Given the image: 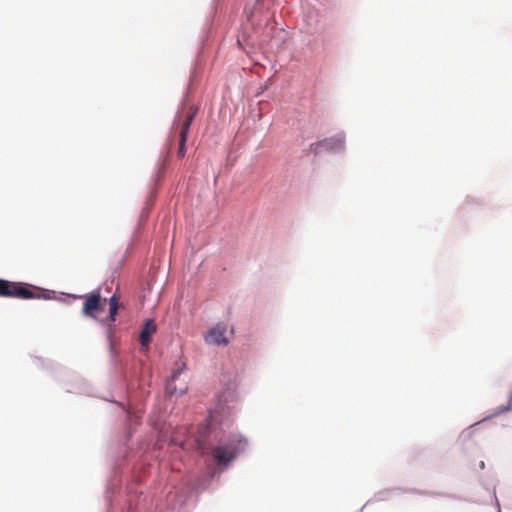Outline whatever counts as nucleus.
Wrapping results in <instances>:
<instances>
[{"instance_id":"obj_3","label":"nucleus","mask_w":512,"mask_h":512,"mask_svg":"<svg viewBox=\"0 0 512 512\" xmlns=\"http://www.w3.org/2000/svg\"><path fill=\"white\" fill-rule=\"evenodd\" d=\"M233 335V330H229L228 326L224 323H218L208 330L204 339L208 344L226 346Z\"/></svg>"},{"instance_id":"obj_4","label":"nucleus","mask_w":512,"mask_h":512,"mask_svg":"<svg viewBox=\"0 0 512 512\" xmlns=\"http://www.w3.org/2000/svg\"><path fill=\"white\" fill-rule=\"evenodd\" d=\"M85 299L82 312L85 316L95 318L96 312L103 309L106 299H102L99 292L82 296Z\"/></svg>"},{"instance_id":"obj_9","label":"nucleus","mask_w":512,"mask_h":512,"mask_svg":"<svg viewBox=\"0 0 512 512\" xmlns=\"http://www.w3.org/2000/svg\"><path fill=\"white\" fill-rule=\"evenodd\" d=\"M118 308H119L118 300H117V298L115 296H112L109 299V316H108V320L110 322H114L115 321V317L117 315Z\"/></svg>"},{"instance_id":"obj_6","label":"nucleus","mask_w":512,"mask_h":512,"mask_svg":"<svg viewBox=\"0 0 512 512\" xmlns=\"http://www.w3.org/2000/svg\"><path fill=\"white\" fill-rule=\"evenodd\" d=\"M212 455L218 464L226 465L236 456V449L232 445L217 446L213 449Z\"/></svg>"},{"instance_id":"obj_2","label":"nucleus","mask_w":512,"mask_h":512,"mask_svg":"<svg viewBox=\"0 0 512 512\" xmlns=\"http://www.w3.org/2000/svg\"><path fill=\"white\" fill-rule=\"evenodd\" d=\"M0 297L32 299L38 297V295L22 283L0 279Z\"/></svg>"},{"instance_id":"obj_8","label":"nucleus","mask_w":512,"mask_h":512,"mask_svg":"<svg viewBox=\"0 0 512 512\" xmlns=\"http://www.w3.org/2000/svg\"><path fill=\"white\" fill-rule=\"evenodd\" d=\"M181 372V369H178L177 371H175L172 376H171V379L168 381L167 383V391L171 394V395H174V394H184L187 390L186 387L184 388H181L179 391H177V389L173 386V382L174 380L177 379V377L179 376Z\"/></svg>"},{"instance_id":"obj_7","label":"nucleus","mask_w":512,"mask_h":512,"mask_svg":"<svg viewBox=\"0 0 512 512\" xmlns=\"http://www.w3.org/2000/svg\"><path fill=\"white\" fill-rule=\"evenodd\" d=\"M156 332V324L153 322V320H146L145 324L140 332L139 335V341L142 348L147 349L150 342H151V336Z\"/></svg>"},{"instance_id":"obj_10","label":"nucleus","mask_w":512,"mask_h":512,"mask_svg":"<svg viewBox=\"0 0 512 512\" xmlns=\"http://www.w3.org/2000/svg\"><path fill=\"white\" fill-rule=\"evenodd\" d=\"M479 423H476L474 425H471L467 430L463 431L461 436L464 437V438H470L474 431H475V427L478 425Z\"/></svg>"},{"instance_id":"obj_5","label":"nucleus","mask_w":512,"mask_h":512,"mask_svg":"<svg viewBox=\"0 0 512 512\" xmlns=\"http://www.w3.org/2000/svg\"><path fill=\"white\" fill-rule=\"evenodd\" d=\"M315 153L338 152L344 149L345 138L342 134L323 139L312 145Z\"/></svg>"},{"instance_id":"obj_1","label":"nucleus","mask_w":512,"mask_h":512,"mask_svg":"<svg viewBox=\"0 0 512 512\" xmlns=\"http://www.w3.org/2000/svg\"><path fill=\"white\" fill-rule=\"evenodd\" d=\"M196 114L197 108L194 106L183 107L176 114L171 129V135H178L179 147L177 150V157L179 159L184 158L186 154L187 135Z\"/></svg>"}]
</instances>
